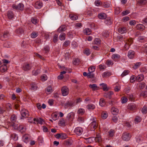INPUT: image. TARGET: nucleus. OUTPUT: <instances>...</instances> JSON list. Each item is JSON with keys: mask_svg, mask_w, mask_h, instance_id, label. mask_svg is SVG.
Here are the masks:
<instances>
[{"mask_svg": "<svg viewBox=\"0 0 147 147\" xmlns=\"http://www.w3.org/2000/svg\"><path fill=\"white\" fill-rule=\"evenodd\" d=\"M74 131L77 135L80 136L82 134L83 130L82 128L77 127L75 129Z\"/></svg>", "mask_w": 147, "mask_h": 147, "instance_id": "nucleus-5", "label": "nucleus"}, {"mask_svg": "<svg viewBox=\"0 0 147 147\" xmlns=\"http://www.w3.org/2000/svg\"><path fill=\"white\" fill-rule=\"evenodd\" d=\"M19 125L18 123V122H16L13 123H11L10 125L12 126L15 129H16L18 128V126Z\"/></svg>", "mask_w": 147, "mask_h": 147, "instance_id": "nucleus-29", "label": "nucleus"}, {"mask_svg": "<svg viewBox=\"0 0 147 147\" xmlns=\"http://www.w3.org/2000/svg\"><path fill=\"white\" fill-rule=\"evenodd\" d=\"M70 44V41L69 40L66 41L63 43V45L65 47L68 46Z\"/></svg>", "mask_w": 147, "mask_h": 147, "instance_id": "nucleus-60", "label": "nucleus"}, {"mask_svg": "<svg viewBox=\"0 0 147 147\" xmlns=\"http://www.w3.org/2000/svg\"><path fill=\"white\" fill-rule=\"evenodd\" d=\"M129 72V71L128 70H125L122 73L121 76L122 77L126 75Z\"/></svg>", "mask_w": 147, "mask_h": 147, "instance_id": "nucleus-50", "label": "nucleus"}, {"mask_svg": "<svg viewBox=\"0 0 147 147\" xmlns=\"http://www.w3.org/2000/svg\"><path fill=\"white\" fill-rule=\"evenodd\" d=\"M108 116V114L107 112H103L102 113L101 117L103 119H105Z\"/></svg>", "mask_w": 147, "mask_h": 147, "instance_id": "nucleus-37", "label": "nucleus"}, {"mask_svg": "<svg viewBox=\"0 0 147 147\" xmlns=\"http://www.w3.org/2000/svg\"><path fill=\"white\" fill-rule=\"evenodd\" d=\"M7 16L9 19H11L13 17V14L12 11L11 10H9L8 11Z\"/></svg>", "mask_w": 147, "mask_h": 147, "instance_id": "nucleus-18", "label": "nucleus"}, {"mask_svg": "<svg viewBox=\"0 0 147 147\" xmlns=\"http://www.w3.org/2000/svg\"><path fill=\"white\" fill-rule=\"evenodd\" d=\"M21 114L22 116L21 117V119H23L22 117L26 118L28 117L29 115L28 111L25 109H22L21 111Z\"/></svg>", "mask_w": 147, "mask_h": 147, "instance_id": "nucleus-3", "label": "nucleus"}, {"mask_svg": "<svg viewBox=\"0 0 147 147\" xmlns=\"http://www.w3.org/2000/svg\"><path fill=\"white\" fill-rule=\"evenodd\" d=\"M136 28L140 30H143L145 28V26L142 24H139L136 26Z\"/></svg>", "mask_w": 147, "mask_h": 147, "instance_id": "nucleus-16", "label": "nucleus"}, {"mask_svg": "<svg viewBox=\"0 0 147 147\" xmlns=\"http://www.w3.org/2000/svg\"><path fill=\"white\" fill-rule=\"evenodd\" d=\"M90 125L92 128L93 127L94 129L93 130L94 131L95 129L97 127L98 125L96 123V121L94 120L91 123Z\"/></svg>", "mask_w": 147, "mask_h": 147, "instance_id": "nucleus-19", "label": "nucleus"}, {"mask_svg": "<svg viewBox=\"0 0 147 147\" xmlns=\"http://www.w3.org/2000/svg\"><path fill=\"white\" fill-rule=\"evenodd\" d=\"M111 112L113 115H116L117 114L118 110L116 108L113 107L111 109Z\"/></svg>", "mask_w": 147, "mask_h": 147, "instance_id": "nucleus-26", "label": "nucleus"}, {"mask_svg": "<svg viewBox=\"0 0 147 147\" xmlns=\"http://www.w3.org/2000/svg\"><path fill=\"white\" fill-rule=\"evenodd\" d=\"M130 13L129 11L128 10H126L125 11H123L121 13V15L122 16H123L126 15Z\"/></svg>", "mask_w": 147, "mask_h": 147, "instance_id": "nucleus-47", "label": "nucleus"}, {"mask_svg": "<svg viewBox=\"0 0 147 147\" xmlns=\"http://www.w3.org/2000/svg\"><path fill=\"white\" fill-rule=\"evenodd\" d=\"M111 75V73L109 72L106 71L102 74L103 78H107L109 77Z\"/></svg>", "mask_w": 147, "mask_h": 147, "instance_id": "nucleus-20", "label": "nucleus"}, {"mask_svg": "<svg viewBox=\"0 0 147 147\" xmlns=\"http://www.w3.org/2000/svg\"><path fill=\"white\" fill-rule=\"evenodd\" d=\"M89 86L90 88H92V90L94 91L97 89L96 88L97 87L96 84H94L92 85L90 84L89 85Z\"/></svg>", "mask_w": 147, "mask_h": 147, "instance_id": "nucleus-31", "label": "nucleus"}, {"mask_svg": "<svg viewBox=\"0 0 147 147\" xmlns=\"http://www.w3.org/2000/svg\"><path fill=\"white\" fill-rule=\"evenodd\" d=\"M98 17L101 19H105L106 18L107 15L105 13H100L98 15Z\"/></svg>", "mask_w": 147, "mask_h": 147, "instance_id": "nucleus-14", "label": "nucleus"}, {"mask_svg": "<svg viewBox=\"0 0 147 147\" xmlns=\"http://www.w3.org/2000/svg\"><path fill=\"white\" fill-rule=\"evenodd\" d=\"M65 34L63 33L59 36V38L61 40H63L65 39Z\"/></svg>", "mask_w": 147, "mask_h": 147, "instance_id": "nucleus-38", "label": "nucleus"}, {"mask_svg": "<svg viewBox=\"0 0 147 147\" xmlns=\"http://www.w3.org/2000/svg\"><path fill=\"white\" fill-rule=\"evenodd\" d=\"M7 66L5 64L3 65L0 67V71L2 72H4L7 70Z\"/></svg>", "mask_w": 147, "mask_h": 147, "instance_id": "nucleus-13", "label": "nucleus"}, {"mask_svg": "<svg viewBox=\"0 0 147 147\" xmlns=\"http://www.w3.org/2000/svg\"><path fill=\"white\" fill-rule=\"evenodd\" d=\"M127 108L131 110H134L136 109V105L134 104H129L128 105Z\"/></svg>", "mask_w": 147, "mask_h": 147, "instance_id": "nucleus-17", "label": "nucleus"}, {"mask_svg": "<svg viewBox=\"0 0 147 147\" xmlns=\"http://www.w3.org/2000/svg\"><path fill=\"white\" fill-rule=\"evenodd\" d=\"M16 119L17 117L16 115L13 114L12 115L10 118V120L11 123H13L16 122Z\"/></svg>", "mask_w": 147, "mask_h": 147, "instance_id": "nucleus-21", "label": "nucleus"}, {"mask_svg": "<svg viewBox=\"0 0 147 147\" xmlns=\"http://www.w3.org/2000/svg\"><path fill=\"white\" fill-rule=\"evenodd\" d=\"M59 126H65V122L63 119L62 118L59 121Z\"/></svg>", "mask_w": 147, "mask_h": 147, "instance_id": "nucleus-15", "label": "nucleus"}, {"mask_svg": "<svg viewBox=\"0 0 147 147\" xmlns=\"http://www.w3.org/2000/svg\"><path fill=\"white\" fill-rule=\"evenodd\" d=\"M100 85L102 86V87L104 91H106L108 90V89L107 88V85L106 84L102 83L100 84Z\"/></svg>", "mask_w": 147, "mask_h": 147, "instance_id": "nucleus-28", "label": "nucleus"}, {"mask_svg": "<svg viewBox=\"0 0 147 147\" xmlns=\"http://www.w3.org/2000/svg\"><path fill=\"white\" fill-rule=\"evenodd\" d=\"M44 122V120L40 118L38 119V120H37V123L42 124V123L43 122Z\"/></svg>", "mask_w": 147, "mask_h": 147, "instance_id": "nucleus-61", "label": "nucleus"}, {"mask_svg": "<svg viewBox=\"0 0 147 147\" xmlns=\"http://www.w3.org/2000/svg\"><path fill=\"white\" fill-rule=\"evenodd\" d=\"M32 66L31 64L28 63H24L22 66V69L25 71H28L30 70Z\"/></svg>", "mask_w": 147, "mask_h": 147, "instance_id": "nucleus-4", "label": "nucleus"}, {"mask_svg": "<svg viewBox=\"0 0 147 147\" xmlns=\"http://www.w3.org/2000/svg\"><path fill=\"white\" fill-rule=\"evenodd\" d=\"M38 35V33L37 32H34L31 34V36L32 38H34L36 37Z\"/></svg>", "mask_w": 147, "mask_h": 147, "instance_id": "nucleus-46", "label": "nucleus"}, {"mask_svg": "<svg viewBox=\"0 0 147 147\" xmlns=\"http://www.w3.org/2000/svg\"><path fill=\"white\" fill-rule=\"evenodd\" d=\"M73 143V141L71 139H69L65 140L64 141L63 144L65 146H69L71 145Z\"/></svg>", "mask_w": 147, "mask_h": 147, "instance_id": "nucleus-6", "label": "nucleus"}, {"mask_svg": "<svg viewBox=\"0 0 147 147\" xmlns=\"http://www.w3.org/2000/svg\"><path fill=\"white\" fill-rule=\"evenodd\" d=\"M73 102L72 101H68L66 103H65L64 105L65 106L67 107H71L73 105Z\"/></svg>", "mask_w": 147, "mask_h": 147, "instance_id": "nucleus-23", "label": "nucleus"}, {"mask_svg": "<svg viewBox=\"0 0 147 147\" xmlns=\"http://www.w3.org/2000/svg\"><path fill=\"white\" fill-rule=\"evenodd\" d=\"M40 73V70L39 69H37L36 70H34L32 71L33 74L35 76L38 75Z\"/></svg>", "mask_w": 147, "mask_h": 147, "instance_id": "nucleus-52", "label": "nucleus"}, {"mask_svg": "<svg viewBox=\"0 0 147 147\" xmlns=\"http://www.w3.org/2000/svg\"><path fill=\"white\" fill-rule=\"evenodd\" d=\"M58 35L57 34H55L54 35L53 38V41L54 43H56L57 42L58 40Z\"/></svg>", "mask_w": 147, "mask_h": 147, "instance_id": "nucleus-51", "label": "nucleus"}, {"mask_svg": "<svg viewBox=\"0 0 147 147\" xmlns=\"http://www.w3.org/2000/svg\"><path fill=\"white\" fill-rule=\"evenodd\" d=\"M121 102L122 103H125L127 101V99L125 97H122L121 98Z\"/></svg>", "mask_w": 147, "mask_h": 147, "instance_id": "nucleus-63", "label": "nucleus"}, {"mask_svg": "<svg viewBox=\"0 0 147 147\" xmlns=\"http://www.w3.org/2000/svg\"><path fill=\"white\" fill-rule=\"evenodd\" d=\"M85 34L86 35H89L91 34V30L89 28H86L85 30Z\"/></svg>", "mask_w": 147, "mask_h": 147, "instance_id": "nucleus-54", "label": "nucleus"}, {"mask_svg": "<svg viewBox=\"0 0 147 147\" xmlns=\"http://www.w3.org/2000/svg\"><path fill=\"white\" fill-rule=\"evenodd\" d=\"M113 93L112 91H109L107 92L108 98L111 99V95L113 94Z\"/></svg>", "mask_w": 147, "mask_h": 147, "instance_id": "nucleus-58", "label": "nucleus"}, {"mask_svg": "<svg viewBox=\"0 0 147 147\" xmlns=\"http://www.w3.org/2000/svg\"><path fill=\"white\" fill-rule=\"evenodd\" d=\"M100 105L102 107L105 104V101L104 99L101 98L100 100Z\"/></svg>", "mask_w": 147, "mask_h": 147, "instance_id": "nucleus-40", "label": "nucleus"}, {"mask_svg": "<svg viewBox=\"0 0 147 147\" xmlns=\"http://www.w3.org/2000/svg\"><path fill=\"white\" fill-rule=\"evenodd\" d=\"M66 30V26L65 25L61 26L57 29V32L61 33L62 32L65 31Z\"/></svg>", "mask_w": 147, "mask_h": 147, "instance_id": "nucleus-8", "label": "nucleus"}, {"mask_svg": "<svg viewBox=\"0 0 147 147\" xmlns=\"http://www.w3.org/2000/svg\"><path fill=\"white\" fill-rule=\"evenodd\" d=\"M83 53H84L87 56L90 55L91 53L90 52L89 49H85V50L84 51Z\"/></svg>", "mask_w": 147, "mask_h": 147, "instance_id": "nucleus-45", "label": "nucleus"}, {"mask_svg": "<svg viewBox=\"0 0 147 147\" xmlns=\"http://www.w3.org/2000/svg\"><path fill=\"white\" fill-rule=\"evenodd\" d=\"M86 13L88 15L90 16H92L93 14L92 9H88L86 11Z\"/></svg>", "mask_w": 147, "mask_h": 147, "instance_id": "nucleus-34", "label": "nucleus"}, {"mask_svg": "<svg viewBox=\"0 0 147 147\" xmlns=\"http://www.w3.org/2000/svg\"><path fill=\"white\" fill-rule=\"evenodd\" d=\"M140 118L139 116L136 117L134 119L135 122L137 123L140 122Z\"/></svg>", "mask_w": 147, "mask_h": 147, "instance_id": "nucleus-53", "label": "nucleus"}, {"mask_svg": "<svg viewBox=\"0 0 147 147\" xmlns=\"http://www.w3.org/2000/svg\"><path fill=\"white\" fill-rule=\"evenodd\" d=\"M41 78L42 80L45 81L47 80V76L45 74H44L41 76Z\"/></svg>", "mask_w": 147, "mask_h": 147, "instance_id": "nucleus-59", "label": "nucleus"}, {"mask_svg": "<svg viewBox=\"0 0 147 147\" xmlns=\"http://www.w3.org/2000/svg\"><path fill=\"white\" fill-rule=\"evenodd\" d=\"M74 115L73 113L71 112L69 113L67 117L69 119H70V120H72L73 119L74 117Z\"/></svg>", "mask_w": 147, "mask_h": 147, "instance_id": "nucleus-35", "label": "nucleus"}, {"mask_svg": "<svg viewBox=\"0 0 147 147\" xmlns=\"http://www.w3.org/2000/svg\"><path fill=\"white\" fill-rule=\"evenodd\" d=\"M136 80V78H135V76L134 75L132 76L130 80V82H131L133 83Z\"/></svg>", "mask_w": 147, "mask_h": 147, "instance_id": "nucleus-64", "label": "nucleus"}, {"mask_svg": "<svg viewBox=\"0 0 147 147\" xmlns=\"http://www.w3.org/2000/svg\"><path fill=\"white\" fill-rule=\"evenodd\" d=\"M103 5L105 8H108L110 6V4L107 2H104Z\"/></svg>", "mask_w": 147, "mask_h": 147, "instance_id": "nucleus-56", "label": "nucleus"}, {"mask_svg": "<svg viewBox=\"0 0 147 147\" xmlns=\"http://www.w3.org/2000/svg\"><path fill=\"white\" fill-rule=\"evenodd\" d=\"M9 35V32H8L6 31L4 32L2 36H1V37H3L4 38H8Z\"/></svg>", "mask_w": 147, "mask_h": 147, "instance_id": "nucleus-32", "label": "nucleus"}, {"mask_svg": "<svg viewBox=\"0 0 147 147\" xmlns=\"http://www.w3.org/2000/svg\"><path fill=\"white\" fill-rule=\"evenodd\" d=\"M42 3L39 1H37L35 3L34 6L36 8L40 9L42 7Z\"/></svg>", "mask_w": 147, "mask_h": 147, "instance_id": "nucleus-11", "label": "nucleus"}, {"mask_svg": "<svg viewBox=\"0 0 147 147\" xmlns=\"http://www.w3.org/2000/svg\"><path fill=\"white\" fill-rule=\"evenodd\" d=\"M84 110L83 109H80L78 111V114L81 115H83L84 113Z\"/></svg>", "mask_w": 147, "mask_h": 147, "instance_id": "nucleus-39", "label": "nucleus"}, {"mask_svg": "<svg viewBox=\"0 0 147 147\" xmlns=\"http://www.w3.org/2000/svg\"><path fill=\"white\" fill-rule=\"evenodd\" d=\"M121 10H120V8L119 7H117L116 8L115 10V15H117L119 14L121 12Z\"/></svg>", "mask_w": 147, "mask_h": 147, "instance_id": "nucleus-33", "label": "nucleus"}, {"mask_svg": "<svg viewBox=\"0 0 147 147\" xmlns=\"http://www.w3.org/2000/svg\"><path fill=\"white\" fill-rule=\"evenodd\" d=\"M130 88L129 87L127 86L125 89V91L126 93H129L130 91Z\"/></svg>", "mask_w": 147, "mask_h": 147, "instance_id": "nucleus-62", "label": "nucleus"}, {"mask_svg": "<svg viewBox=\"0 0 147 147\" xmlns=\"http://www.w3.org/2000/svg\"><path fill=\"white\" fill-rule=\"evenodd\" d=\"M142 111L143 114H146L147 113V107L145 106H144L142 109Z\"/></svg>", "mask_w": 147, "mask_h": 147, "instance_id": "nucleus-41", "label": "nucleus"}, {"mask_svg": "<svg viewBox=\"0 0 147 147\" xmlns=\"http://www.w3.org/2000/svg\"><path fill=\"white\" fill-rule=\"evenodd\" d=\"M95 68L94 66L91 67L88 69L89 72L93 73L95 71Z\"/></svg>", "mask_w": 147, "mask_h": 147, "instance_id": "nucleus-44", "label": "nucleus"}, {"mask_svg": "<svg viewBox=\"0 0 147 147\" xmlns=\"http://www.w3.org/2000/svg\"><path fill=\"white\" fill-rule=\"evenodd\" d=\"M118 31L119 33L122 34L126 33L127 31L125 28L122 27L119 28Z\"/></svg>", "mask_w": 147, "mask_h": 147, "instance_id": "nucleus-12", "label": "nucleus"}, {"mask_svg": "<svg viewBox=\"0 0 147 147\" xmlns=\"http://www.w3.org/2000/svg\"><path fill=\"white\" fill-rule=\"evenodd\" d=\"M111 20V18L109 17L105 20V23L106 24L110 25L112 23Z\"/></svg>", "mask_w": 147, "mask_h": 147, "instance_id": "nucleus-25", "label": "nucleus"}, {"mask_svg": "<svg viewBox=\"0 0 147 147\" xmlns=\"http://www.w3.org/2000/svg\"><path fill=\"white\" fill-rule=\"evenodd\" d=\"M69 135H67L65 133H61V138H69L68 136Z\"/></svg>", "mask_w": 147, "mask_h": 147, "instance_id": "nucleus-48", "label": "nucleus"}, {"mask_svg": "<svg viewBox=\"0 0 147 147\" xmlns=\"http://www.w3.org/2000/svg\"><path fill=\"white\" fill-rule=\"evenodd\" d=\"M146 3V0H140L138 1V3L140 5H143Z\"/></svg>", "mask_w": 147, "mask_h": 147, "instance_id": "nucleus-42", "label": "nucleus"}, {"mask_svg": "<svg viewBox=\"0 0 147 147\" xmlns=\"http://www.w3.org/2000/svg\"><path fill=\"white\" fill-rule=\"evenodd\" d=\"M16 32L18 34H22L24 33V30L22 28L20 27L16 30Z\"/></svg>", "mask_w": 147, "mask_h": 147, "instance_id": "nucleus-10", "label": "nucleus"}, {"mask_svg": "<svg viewBox=\"0 0 147 147\" xmlns=\"http://www.w3.org/2000/svg\"><path fill=\"white\" fill-rule=\"evenodd\" d=\"M131 137V134L125 132L123 134L122 138H130Z\"/></svg>", "mask_w": 147, "mask_h": 147, "instance_id": "nucleus-27", "label": "nucleus"}, {"mask_svg": "<svg viewBox=\"0 0 147 147\" xmlns=\"http://www.w3.org/2000/svg\"><path fill=\"white\" fill-rule=\"evenodd\" d=\"M61 91L62 95L65 96L68 94L69 90L67 86H64L62 88Z\"/></svg>", "mask_w": 147, "mask_h": 147, "instance_id": "nucleus-2", "label": "nucleus"}, {"mask_svg": "<svg viewBox=\"0 0 147 147\" xmlns=\"http://www.w3.org/2000/svg\"><path fill=\"white\" fill-rule=\"evenodd\" d=\"M141 62H138L135 64V65L133 67V68L134 69H136L138 68L141 65Z\"/></svg>", "mask_w": 147, "mask_h": 147, "instance_id": "nucleus-36", "label": "nucleus"}, {"mask_svg": "<svg viewBox=\"0 0 147 147\" xmlns=\"http://www.w3.org/2000/svg\"><path fill=\"white\" fill-rule=\"evenodd\" d=\"M69 17L72 20H76L78 18L77 16L72 15H69Z\"/></svg>", "mask_w": 147, "mask_h": 147, "instance_id": "nucleus-57", "label": "nucleus"}, {"mask_svg": "<svg viewBox=\"0 0 147 147\" xmlns=\"http://www.w3.org/2000/svg\"><path fill=\"white\" fill-rule=\"evenodd\" d=\"M135 52L132 50H130L128 52L127 56L130 59H133L134 57Z\"/></svg>", "mask_w": 147, "mask_h": 147, "instance_id": "nucleus-7", "label": "nucleus"}, {"mask_svg": "<svg viewBox=\"0 0 147 147\" xmlns=\"http://www.w3.org/2000/svg\"><path fill=\"white\" fill-rule=\"evenodd\" d=\"M140 95L141 96H142L144 97H147V91L142 92L141 93Z\"/></svg>", "mask_w": 147, "mask_h": 147, "instance_id": "nucleus-49", "label": "nucleus"}, {"mask_svg": "<svg viewBox=\"0 0 147 147\" xmlns=\"http://www.w3.org/2000/svg\"><path fill=\"white\" fill-rule=\"evenodd\" d=\"M87 108L90 110H93L95 108V106L93 104H89L86 107Z\"/></svg>", "mask_w": 147, "mask_h": 147, "instance_id": "nucleus-22", "label": "nucleus"}, {"mask_svg": "<svg viewBox=\"0 0 147 147\" xmlns=\"http://www.w3.org/2000/svg\"><path fill=\"white\" fill-rule=\"evenodd\" d=\"M144 79V76L141 74L138 76L136 78V80L137 82H139L142 80Z\"/></svg>", "mask_w": 147, "mask_h": 147, "instance_id": "nucleus-9", "label": "nucleus"}, {"mask_svg": "<svg viewBox=\"0 0 147 147\" xmlns=\"http://www.w3.org/2000/svg\"><path fill=\"white\" fill-rule=\"evenodd\" d=\"M31 89L33 90H36L37 89V85L34 83H33L30 84Z\"/></svg>", "mask_w": 147, "mask_h": 147, "instance_id": "nucleus-24", "label": "nucleus"}, {"mask_svg": "<svg viewBox=\"0 0 147 147\" xmlns=\"http://www.w3.org/2000/svg\"><path fill=\"white\" fill-rule=\"evenodd\" d=\"M120 57V56L118 54H115L112 55L111 58L113 59H116L117 60L119 59Z\"/></svg>", "mask_w": 147, "mask_h": 147, "instance_id": "nucleus-30", "label": "nucleus"}, {"mask_svg": "<svg viewBox=\"0 0 147 147\" xmlns=\"http://www.w3.org/2000/svg\"><path fill=\"white\" fill-rule=\"evenodd\" d=\"M109 135L110 137H113L114 133V131L113 130H110L109 132Z\"/></svg>", "mask_w": 147, "mask_h": 147, "instance_id": "nucleus-55", "label": "nucleus"}, {"mask_svg": "<svg viewBox=\"0 0 147 147\" xmlns=\"http://www.w3.org/2000/svg\"><path fill=\"white\" fill-rule=\"evenodd\" d=\"M94 74L93 73H88V78H94Z\"/></svg>", "mask_w": 147, "mask_h": 147, "instance_id": "nucleus-43", "label": "nucleus"}, {"mask_svg": "<svg viewBox=\"0 0 147 147\" xmlns=\"http://www.w3.org/2000/svg\"><path fill=\"white\" fill-rule=\"evenodd\" d=\"M12 7L13 9L21 11H22L24 9V5L22 3H19L17 5L15 4H13L12 5Z\"/></svg>", "mask_w": 147, "mask_h": 147, "instance_id": "nucleus-1", "label": "nucleus"}]
</instances>
